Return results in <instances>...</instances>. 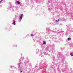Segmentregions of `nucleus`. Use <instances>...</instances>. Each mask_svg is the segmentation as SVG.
<instances>
[{"mask_svg":"<svg viewBox=\"0 0 73 73\" xmlns=\"http://www.w3.org/2000/svg\"><path fill=\"white\" fill-rule=\"evenodd\" d=\"M23 14H21L20 17V19L21 20H22V18H23Z\"/></svg>","mask_w":73,"mask_h":73,"instance_id":"1","label":"nucleus"},{"mask_svg":"<svg viewBox=\"0 0 73 73\" xmlns=\"http://www.w3.org/2000/svg\"><path fill=\"white\" fill-rule=\"evenodd\" d=\"M16 3H17L18 4H21L20 2L19 1H17Z\"/></svg>","mask_w":73,"mask_h":73,"instance_id":"2","label":"nucleus"},{"mask_svg":"<svg viewBox=\"0 0 73 73\" xmlns=\"http://www.w3.org/2000/svg\"><path fill=\"white\" fill-rule=\"evenodd\" d=\"M72 40V38H68V41H70V40Z\"/></svg>","mask_w":73,"mask_h":73,"instance_id":"3","label":"nucleus"},{"mask_svg":"<svg viewBox=\"0 0 73 73\" xmlns=\"http://www.w3.org/2000/svg\"><path fill=\"white\" fill-rule=\"evenodd\" d=\"M13 25H16V23H15V21H13Z\"/></svg>","mask_w":73,"mask_h":73,"instance_id":"4","label":"nucleus"},{"mask_svg":"<svg viewBox=\"0 0 73 73\" xmlns=\"http://www.w3.org/2000/svg\"><path fill=\"white\" fill-rule=\"evenodd\" d=\"M43 45H46V42L44 41L43 42Z\"/></svg>","mask_w":73,"mask_h":73,"instance_id":"5","label":"nucleus"},{"mask_svg":"<svg viewBox=\"0 0 73 73\" xmlns=\"http://www.w3.org/2000/svg\"><path fill=\"white\" fill-rule=\"evenodd\" d=\"M70 54L71 56H73V53H71Z\"/></svg>","mask_w":73,"mask_h":73,"instance_id":"6","label":"nucleus"},{"mask_svg":"<svg viewBox=\"0 0 73 73\" xmlns=\"http://www.w3.org/2000/svg\"><path fill=\"white\" fill-rule=\"evenodd\" d=\"M60 21V20L59 19L58 20H56V22H58V21Z\"/></svg>","mask_w":73,"mask_h":73,"instance_id":"7","label":"nucleus"},{"mask_svg":"<svg viewBox=\"0 0 73 73\" xmlns=\"http://www.w3.org/2000/svg\"><path fill=\"white\" fill-rule=\"evenodd\" d=\"M31 36L32 37V36H34V35H33V34H31Z\"/></svg>","mask_w":73,"mask_h":73,"instance_id":"8","label":"nucleus"},{"mask_svg":"<svg viewBox=\"0 0 73 73\" xmlns=\"http://www.w3.org/2000/svg\"><path fill=\"white\" fill-rule=\"evenodd\" d=\"M2 1H3V0H1V1H0V3H1Z\"/></svg>","mask_w":73,"mask_h":73,"instance_id":"9","label":"nucleus"},{"mask_svg":"<svg viewBox=\"0 0 73 73\" xmlns=\"http://www.w3.org/2000/svg\"><path fill=\"white\" fill-rule=\"evenodd\" d=\"M21 72H23V71H21Z\"/></svg>","mask_w":73,"mask_h":73,"instance_id":"10","label":"nucleus"}]
</instances>
